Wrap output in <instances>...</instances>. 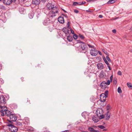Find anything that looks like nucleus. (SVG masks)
Returning a JSON list of instances; mask_svg holds the SVG:
<instances>
[{
    "mask_svg": "<svg viewBox=\"0 0 132 132\" xmlns=\"http://www.w3.org/2000/svg\"><path fill=\"white\" fill-rule=\"evenodd\" d=\"M108 65V67L109 70H111V68H110V66L109 65Z\"/></svg>",
    "mask_w": 132,
    "mask_h": 132,
    "instance_id": "obj_47",
    "label": "nucleus"
},
{
    "mask_svg": "<svg viewBox=\"0 0 132 132\" xmlns=\"http://www.w3.org/2000/svg\"><path fill=\"white\" fill-rule=\"evenodd\" d=\"M64 132H69V130H66L64 131Z\"/></svg>",
    "mask_w": 132,
    "mask_h": 132,
    "instance_id": "obj_58",
    "label": "nucleus"
},
{
    "mask_svg": "<svg viewBox=\"0 0 132 132\" xmlns=\"http://www.w3.org/2000/svg\"><path fill=\"white\" fill-rule=\"evenodd\" d=\"M110 109V108L109 107V106H107V110H109Z\"/></svg>",
    "mask_w": 132,
    "mask_h": 132,
    "instance_id": "obj_54",
    "label": "nucleus"
},
{
    "mask_svg": "<svg viewBox=\"0 0 132 132\" xmlns=\"http://www.w3.org/2000/svg\"><path fill=\"white\" fill-rule=\"evenodd\" d=\"M79 37L81 39H83L84 38V36L82 35L81 34H79Z\"/></svg>",
    "mask_w": 132,
    "mask_h": 132,
    "instance_id": "obj_27",
    "label": "nucleus"
},
{
    "mask_svg": "<svg viewBox=\"0 0 132 132\" xmlns=\"http://www.w3.org/2000/svg\"><path fill=\"white\" fill-rule=\"evenodd\" d=\"M116 1V0H110L107 3L108 4H113Z\"/></svg>",
    "mask_w": 132,
    "mask_h": 132,
    "instance_id": "obj_22",
    "label": "nucleus"
},
{
    "mask_svg": "<svg viewBox=\"0 0 132 132\" xmlns=\"http://www.w3.org/2000/svg\"><path fill=\"white\" fill-rule=\"evenodd\" d=\"M127 86L129 88H132V84L131 83H128V82L127 84Z\"/></svg>",
    "mask_w": 132,
    "mask_h": 132,
    "instance_id": "obj_24",
    "label": "nucleus"
},
{
    "mask_svg": "<svg viewBox=\"0 0 132 132\" xmlns=\"http://www.w3.org/2000/svg\"><path fill=\"white\" fill-rule=\"evenodd\" d=\"M98 17L100 18H102L103 17V16L102 15H100L98 16Z\"/></svg>",
    "mask_w": 132,
    "mask_h": 132,
    "instance_id": "obj_46",
    "label": "nucleus"
},
{
    "mask_svg": "<svg viewBox=\"0 0 132 132\" xmlns=\"http://www.w3.org/2000/svg\"><path fill=\"white\" fill-rule=\"evenodd\" d=\"M6 100L3 95L0 96V104L1 105H4L6 103Z\"/></svg>",
    "mask_w": 132,
    "mask_h": 132,
    "instance_id": "obj_5",
    "label": "nucleus"
},
{
    "mask_svg": "<svg viewBox=\"0 0 132 132\" xmlns=\"http://www.w3.org/2000/svg\"><path fill=\"white\" fill-rule=\"evenodd\" d=\"M103 110L101 109H98L96 112V114L98 116V115H100L102 114H103Z\"/></svg>",
    "mask_w": 132,
    "mask_h": 132,
    "instance_id": "obj_13",
    "label": "nucleus"
},
{
    "mask_svg": "<svg viewBox=\"0 0 132 132\" xmlns=\"http://www.w3.org/2000/svg\"><path fill=\"white\" fill-rule=\"evenodd\" d=\"M130 30L131 31H132V27L130 28Z\"/></svg>",
    "mask_w": 132,
    "mask_h": 132,
    "instance_id": "obj_61",
    "label": "nucleus"
},
{
    "mask_svg": "<svg viewBox=\"0 0 132 132\" xmlns=\"http://www.w3.org/2000/svg\"><path fill=\"white\" fill-rule=\"evenodd\" d=\"M40 9H38L36 10V13L38 14L39 15L40 13Z\"/></svg>",
    "mask_w": 132,
    "mask_h": 132,
    "instance_id": "obj_25",
    "label": "nucleus"
},
{
    "mask_svg": "<svg viewBox=\"0 0 132 132\" xmlns=\"http://www.w3.org/2000/svg\"><path fill=\"white\" fill-rule=\"evenodd\" d=\"M0 8L1 9L3 10H6V8L5 6L3 5H0Z\"/></svg>",
    "mask_w": 132,
    "mask_h": 132,
    "instance_id": "obj_28",
    "label": "nucleus"
},
{
    "mask_svg": "<svg viewBox=\"0 0 132 132\" xmlns=\"http://www.w3.org/2000/svg\"><path fill=\"white\" fill-rule=\"evenodd\" d=\"M98 117H99L100 119H102L104 118V116L102 114L98 115Z\"/></svg>",
    "mask_w": 132,
    "mask_h": 132,
    "instance_id": "obj_32",
    "label": "nucleus"
},
{
    "mask_svg": "<svg viewBox=\"0 0 132 132\" xmlns=\"http://www.w3.org/2000/svg\"><path fill=\"white\" fill-rule=\"evenodd\" d=\"M21 11V10H20V13H21V14H22V13H21V11Z\"/></svg>",
    "mask_w": 132,
    "mask_h": 132,
    "instance_id": "obj_62",
    "label": "nucleus"
},
{
    "mask_svg": "<svg viewBox=\"0 0 132 132\" xmlns=\"http://www.w3.org/2000/svg\"><path fill=\"white\" fill-rule=\"evenodd\" d=\"M64 11V12H66V11Z\"/></svg>",
    "mask_w": 132,
    "mask_h": 132,
    "instance_id": "obj_63",
    "label": "nucleus"
},
{
    "mask_svg": "<svg viewBox=\"0 0 132 132\" xmlns=\"http://www.w3.org/2000/svg\"><path fill=\"white\" fill-rule=\"evenodd\" d=\"M16 0H4L3 3L6 5H10L13 2H14Z\"/></svg>",
    "mask_w": 132,
    "mask_h": 132,
    "instance_id": "obj_7",
    "label": "nucleus"
},
{
    "mask_svg": "<svg viewBox=\"0 0 132 132\" xmlns=\"http://www.w3.org/2000/svg\"><path fill=\"white\" fill-rule=\"evenodd\" d=\"M4 108H6V109L4 110V111L6 110L5 112V115L9 117V116H10V115L12 113L10 111L7 110V108L6 106H4Z\"/></svg>",
    "mask_w": 132,
    "mask_h": 132,
    "instance_id": "obj_10",
    "label": "nucleus"
},
{
    "mask_svg": "<svg viewBox=\"0 0 132 132\" xmlns=\"http://www.w3.org/2000/svg\"><path fill=\"white\" fill-rule=\"evenodd\" d=\"M103 60L104 61V62L107 65H109V64L108 61H107V60L106 59V58L105 57L103 58Z\"/></svg>",
    "mask_w": 132,
    "mask_h": 132,
    "instance_id": "obj_26",
    "label": "nucleus"
},
{
    "mask_svg": "<svg viewBox=\"0 0 132 132\" xmlns=\"http://www.w3.org/2000/svg\"><path fill=\"white\" fill-rule=\"evenodd\" d=\"M98 53L99 54H100V55H102L100 51H98Z\"/></svg>",
    "mask_w": 132,
    "mask_h": 132,
    "instance_id": "obj_55",
    "label": "nucleus"
},
{
    "mask_svg": "<svg viewBox=\"0 0 132 132\" xmlns=\"http://www.w3.org/2000/svg\"><path fill=\"white\" fill-rule=\"evenodd\" d=\"M114 83H115V84H116L117 83V80L116 79H115L114 80Z\"/></svg>",
    "mask_w": 132,
    "mask_h": 132,
    "instance_id": "obj_49",
    "label": "nucleus"
},
{
    "mask_svg": "<svg viewBox=\"0 0 132 132\" xmlns=\"http://www.w3.org/2000/svg\"><path fill=\"white\" fill-rule=\"evenodd\" d=\"M67 25H68V27H69V22H68L67 23Z\"/></svg>",
    "mask_w": 132,
    "mask_h": 132,
    "instance_id": "obj_57",
    "label": "nucleus"
},
{
    "mask_svg": "<svg viewBox=\"0 0 132 132\" xmlns=\"http://www.w3.org/2000/svg\"><path fill=\"white\" fill-rule=\"evenodd\" d=\"M112 32L113 33H116V31L115 29H113L112 30Z\"/></svg>",
    "mask_w": 132,
    "mask_h": 132,
    "instance_id": "obj_44",
    "label": "nucleus"
},
{
    "mask_svg": "<svg viewBox=\"0 0 132 132\" xmlns=\"http://www.w3.org/2000/svg\"><path fill=\"white\" fill-rule=\"evenodd\" d=\"M78 4H79V5H82L81 2H80L78 3Z\"/></svg>",
    "mask_w": 132,
    "mask_h": 132,
    "instance_id": "obj_51",
    "label": "nucleus"
},
{
    "mask_svg": "<svg viewBox=\"0 0 132 132\" xmlns=\"http://www.w3.org/2000/svg\"><path fill=\"white\" fill-rule=\"evenodd\" d=\"M4 0H0V3L2 2Z\"/></svg>",
    "mask_w": 132,
    "mask_h": 132,
    "instance_id": "obj_60",
    "label": "nucleus"
},
{
    "mask_svg": "<svg viewBox=\"0 0 132 132\" xmlns=\"http://www.w3.org/2000/svg\"><path fill=\"white\" fill-rule=\"evenodd\" d=\"M107 129H104L103 130V131H106L107 130Z\"/></svg>",
    "mask_w": 132,
    "mask_h": 132,
    "instance_id": "obj_56",
    "label": "nucleus"
},
{
    "mask_svg": "<svg viewBox=\"0 0 132 132\" xmlns=\"http://www.w3.org/2000/svg\"><path fill=\"white\" fill-rule=\"evenodd\" d=\"M92 120L95 122H97L99 121V119L95 116H93L92 118Z\"/></svg>",
    "mask_w": 132,
    "mask_h": 132,
    "instance_id": "obj_19",
    "label": "nucleus"
},
{
    "mask_svg": "<svg viewBox=\"0 0 132 132\" xmlns=\"http://www.w3.org/2000/svg\"><path fill=\"white\" fill-rule=\"evenodd\" d=\"M111 81L109 80H108L106 82H105V84L107 85H109L110 84Z\"/></svg>",
    "mask_w": 132,
    "mask_h": 132,
    "instance_id": "obj_34",
    "label": "nucleus"
},
{
    "mask_svg": "<svg viewBox=\"0 0 132 132\" xmlns=\"http://www.w3.org/2000/svg\"><path fill=\"white\" fill-rule=\"evenodd\" d=\"M78 42L77 44L79 43H82V44L81 45V48L83 51H85V52H84L85 53L87 52V47L86 45L84 44V43L80 40H78Z\"/></svg>",
    "mask_w": 132,
    "mask_h": 132,
    "instance_id": "obj_4",
    "label": "nucleus"
},
{
    "mask_svg": "<svg viewBox=\"0 0 132 132\" xmlns=\"http://www.w3.org/2000/svg\"><path fill=\"white\" fill-rule=\"evenodd\" d=\"M16 125L18 126H20L22 125V124L20 122L18 121L17 122Z\"/></svg>",
    "mask_w": 132,
    "mask_h": 132,
    "instance_id": "obj_35",
    "label": "nucleus"
},
{
    "mask_svg": "<svg viewBox=\"0 0 132 132\" xmlns=\"http://www.w3.org/2000/svg\"><path fill=\"white\" fill-rule=\"evenodd\" d=\"M109 72L108 71H107L105 70V72L104 73V75L105 76V77H107L109 75Z\"/></svg>",
    "mask_w": 132,
    "mask_h": 132,
    "instance_id": "obj_23",
    "label": "nucleus"
},
{
    "mask_svg": "<svg viewBox=\"0 0 132 132\" xmlns=\"http://www.w3.org/2000/svg\"><path fill=\"white\" fill-rule=\"evenodd\" d=\"M26 0H19V1L20 2H23L26 1Z\"/></svg>",
    "mask_w": 132,
    "mask_h": 132,
    "instance_id": "obj_50",
    "label": "nucleus"
},
{
    "mask_svg": "<svg viewBox=\"0 0 132 132\" xmlns=\"http://www.w3.org/2000/svg\"><path fill=\"white\" fill-rule=\"evenodd\" d=\"M86 11L87 12H89V13H92V11H89L88 10H86Z\"/></svg>",
    "mask_w": 132,
    "mask_h": 132,
    "instance_id": "obj_48",
    "label": "nucleus"
},
{
    "mask_svg": "<svg viewBox=\"0 0 132 132\" xmlns=\"http://www.w3.org/2000/svg\"><path fill=\"white\" fill-rule=\"evenodd\" d=\"M12 123H8L7 126L10 127L9 129L12 132H16L18 130V128L12 125Z\"/></svg>",
    "mask_w": 132,
    "mask_h": 132,
    "instance_id": "obj_3",
    "label": "nucleus"
},
{
    "mask_svg": "<svg viewBox=\"0 0 132 132\" xmlns=\"http://www.w3.org/2000/svg\"><path fill=\"white\" fill-rule=\"evenodd\" d=\"M108 91L107 90H106L105 91L104 94L105 95V96L106 97H108Z\"/></svg>",
    "mask_w": 132,
    "mask_h": 132,
    "instance_id": "obj_29",
    "label": "nucleus"
},
{
    "mask_svg": "<svg viewBox=\"0 0 132 132\" xmlns=\"http://www.w3.org/2000/svg\"><path fill=\"white\" fill-rule=\"evenodd\" d=\"M102 51L104 52V53L105 54L107 55H108V53H107V52L105 50V49H102Z\"/></svg>",
    "mask_w": 132,
    "mask_h": 132,
    "instance_id": "obj_33",
    "label": "nucleus"
},
{
    "mask_svg": "<svg viewBox=\"0 0 132 132\" xmlns=\"http://www.w3.org/2000/svg\"><path fill=\"white\" fill-rule=\"evenodd\" d=\"M51 23V21L48 18H47L44 20L43 22V23L44 25L47 26L49 24Z\"/></svg>",
    "mask_w": 132,
    "mask_h": 132,
    "instance_id": "obj_8",
    "label": "nucleus"
},
{
    "mask_svg": "<svg viewBox=\"0 0 132 132\" xmlns=\"http://www.w3.org/2000/svg\"><path fill=\"white\" fill-rule=\"evenodd\" d=\"M40 3V0H32V3L35 5H39Z\"/></svg>",
    "mask_w": 132,
    "mask_h": 132,
    "instance_id": "obj_15",
    "label": "nucleus"
},
{
    "mask_svg": "<svg viewBox=\"0 0 132 132\" xmlns=\"http://www.w3.org/2000/svg\"><path fill=\"white\" fill-rule=\"evenodd\" d=\"M74 12L76 13H78L79 12V11L77 10H74Z\"/></svg>",
    "mask_w": 132,
    "mask_h": 132,
    "instance_id": "obj_42",
    "label": "nucleus"
},
{
    "mask_svg": "<svg viewBox=\"0 0 132 132\" xmlns=\"http://www.w3.org/2000/svg\"><path fill=\"white\" fill-rule=\"evenodd\" d=\"M78 2H75L73 3V4L74 5L76 6L78 4Z\"/></svg>",
    "mask_w": 132,
    "mask_h": 132,
    "instance_id": "obj_41",
    "label": "nucleus"
},
{
    "mask_svg": "<svg viewBox=\"0 0 132 132\" xmlns=\"http://www.w3.org/2000/svg\"><path fill=\"white\" fill-rule=\"evenodd\" d=\"M88 2H90V0H86Z\"/></svg>",
    "mask_w": 132,
    "mask_h": 132,
    "instance_id": "obj_59",
    "label": "nucleus"
},
{
    "mask_svg": "<svg viewBox=\"0 0 132 132\" xmlns=\"http://www.w3.org/2000/svg\"><path fill=\"white\" fill-rule=\"evenodd\" d=\"M58 21L61 23H63L64 22V20L63 17L60 16L58 18Z\"/></svg>",
    "mask_w": 132,
    "mask_h": 132,
    "instance_id": "obj_14",
    "label": "nucleus"
},
{
    "mask_svg": "<svg viewBox=\"0 0 132 132\" xmlns=\"http://www.w3.org/2000/svg\"><path fill=\"white\" fill-rule=\"evenodd\" d=\"M106 58L107 60L110 62H111V60L109 57H108V56H106Z\"/></svg>",
    "mask_w": 132,
    "mask_h": 132,
    "instance_id": "obj_38",
    "label": "nucleus"
},
{
    "mask_svg": "<svg viewBox=\"0 0 132 132\" xmlns=\"http://www.w3.org/2000/svg\"><path fill=\"white\" fill-rule=\"evenodd\" d=\"M105 82L104 81L101 84L100 86L102 89H105L106 88Z\"/></svg>",
    "mask_w": 132,
    "mask_h": 132,
    "instance_id": "obj_16",
    "label": "nucleus"
},
{
    "mask_svg": "<svg viewBox=\"0 0 132 132\" xmlns=\"http://www.w3.org/2000/svg\"><path fill=\"white\" fill-rule=\"evenodd\" d=\"M88 130L90 132H100L99 130H95L94 128L90 127L88 128Z\"/></svg>",
    "mask_w": 132,
    "mask_h": 132,
    "instance_id": "obj_17",
    "label": "nucleus"
},
{
    "mask_svg": "<svg viewBox=\"0 0 132 132\" xmlns=\"http://www.w3.org/2000/svg\"><path fill=\"white\" fill-rule=\"evenodd\" d=\"M81 3H82V5L83 4H85L86 3V2L85 1H82L81 2Z\"/></svg>",
    "mask_w": 132,
    "mask_h": 132,
    "instance_id": "obj_52",
    "label": "nucleus"
},
{
    "mask_svg": "<svg viewBox=\"0 0 132 132\" xmlns=\"http://www.w3.org/2000/svg\"><path fill=\"white\" fill-rule=\"evenodd\" d=\"M118 74L119 75L121 76L122 75V73L121 72L119 71L118 72Z\"/></svg>",
    "mask_w": 132,
    "mask_h": 132,
    "instance_id": "obj_39",
    "label": "nucleus"
},
{
    "mask_svg": "<svg viewBox=\"0 0 132 132\" xmlns=\"http://www.w3.org/2000/svg\"><path fill=\"white\" fill-rule=\"evenodd\" d=\"M106 97L104 94H102L100 96V101L102 102H104L105 101Z\"/></svg>",
    "mask_w": 132,
    "mask_h": 132,
    "instance_id": "obj_9",
    "label": "nucleus"
},
{
    "mask_svg": "<svg viewBox=\"0 0 132 132\" xmlns=\"http://www.w3.org/2000/svg\"><path fill=\"white\" fill-rule=\"evenodd\" d=\"M74 38L75 39H77L78 38V36L76 34L74 35L73 36Z\"/></svg>",
    "mask_w": 132,
    "mask_h": 132,
    "instance_id": "obj_36",
    "label": "nucleus"
},
{
    "mask_svg": "<svg viewBox=\"0 0 132 132\" xmlns=\"http://www.w3.org/2000/svg\"><path fill=\"white\" fill-rule=\"evenodd\" d=\"M47 9L49 10H51L49 12L48 14L49 17H53L55 16L56 14L58 13L59 10V9L56 6L51 3L48 2L46 5Z\"/></svg>",
    "mask_w": 132,
    "mask_h": 132,
    "instance_id": "obj_1",
    "label": "nucleus"
},
{
    "mask_svg": "<svg viewBox=\"0 0 132 132\" xmlns=\"http://www.w3.org/2000/svg\"><path fill=\"white\" fill-rule=\"evenodd\" d=\"M88 46L89 47H91V48H94V46L93 45H90L89 44H88Z\"/></svg>",
    "mask_w": 132,
    "mask_h": 132,
    "instance_id": "obj_40",
    "label": "nucleus"
},
{
    "mask_svg": "<svg viewBox=\"0 0 132 132\" xmlns=\"http://www.w3.org/2000/svg\"><path fill=\"white\" fill-rule=\"evenodd\" d=\"M29 17L30 19H32L33 18V15L32 14H29Z\"/></svg>",
    "mask_w": 132,
    "mask_h": 132,
    "instance_id": "obj_37",
    "label": "nucleus"
},
{
    "mask_svg": "<svg viewBox=\"0 0 132 132\" xmlns=\"http://www.w3.org/2000/svg\"><path fill=\"white\" fill-rule=\"evenodd\" d=\"M67 39L69 42H71L73 40V38L71 36L69 35L67 37Z\"/></svg>",
    "mask_w": 132,
    "mask_h": 132,
    "instance_id": "obj_21",
    "label": "nucleus"
},
{
    "mask_svg": "<svg viewBox=\"0 0 132 132\" xmlns=\"http://www.w3.org/2000/svg\"><path fill=\"white\" fill-rule=\"evenodd\" d=\"M95 1V0H90V2H94Z\"/></svg>",
    "mask_w": 132,
    "mask_h": 132,
    "instance_id": "obj_53",
    "label": "nucleus"
},
{
    "mask_svg": "<svg viewBox=\"0 0 132 132\" xmlns=\"http://www.w3.org/2000/svg\"><path fill=\"white\" fill-rule=\"evenodd\" d=\"M10 115L9 117L10 120H8L7 121L9 123H13V122L12 121H15L17 119V117L15 114H12V113Z\"/></svg>",
    "mask_w": 132,
    "mask_h": 132,
    "instance_id": "obj_2",
    "label": "nucleus"
},
{
    "mask_svg": "<svg viewBox=\"0 0 132 132\" xmlns=\"http://www.w3.org/2000/svg\"><path fill=\"white\" fill-rule=\"evenodd\" d=\"M62 31L66 35H67L69 33L70 30L68 28H64L62 29Z\"/></svg>",
    "mask_w": 132,
    "mask_h": 132,
    "instance_id": "obj_11",
    "label": "nucleus"
},
{
    "mask_svg": "<svg viewBox=\"0 0 132 132\" xmlns=\"http://www.w3.org/2000/svg\"><path fill=\"white\" fill-rule=\"evenodd\" d=\"M112 78H113V75H112V76H111L110 77V80L111 82V81H112Z\"/></svg>",
    "mask_w": 132,
    "mask_h": 132,
    "instance_id": "obj_45",
    "label": "nucleus"
},
{
    "mask_svg": "<svg viewBox=\"0 0 132 132\" xmlns=\"http://www.w3.org/2000/svg\"><path fill=\"white\" fill-rule=\"evenodd\" d=\"M97 66L98 69L102 70L104 68L103 64L102 63L100 62L97 64Z\"/></svg>",
    "mask_w": 132,
    "mask_h": 132,
    "instance_id": "obj_12",
    "label": "nucleus"
},
{
    "mask_svg": "<svg viewBox=\"0 0 132 132\" xmlns=\"http://www.w3.org/2000/svg\"><path fill=\"white\" fill-rule=\"evenodd\" d=\"M117 91L119 93H120L122 92V90L120 87H119L117 89Z\"/></svg>",
    "mask_w": 132,
    "mask_h": 132,
    "instance_id": "obj_30",
    "label": "nucleus"
},
{
    "mask_svg": "<svg viewBox=\"0 0 132 132\" xmlns=\"http://www.w3.org/2000/svg\"><path fill=\"white\" fill-rule=\"evenodd\" d=\"M98 127L99 128L101 129H104L105 128V127L102 125H99Z\"/></svg>",
    "mask_w": 132,
    "mask_h": 132,
    "instance_id": "obj_31",
    "label": "nucleus"
},
{
    "mask_svg": "<svg viewBox=\"0 0 132 132\" xmlns=\"http://www.w3.org/2000/svg\"><path fill=\"white\" fill-rule=\"evenodd\" d=\"M106 114V119L107 120L109 119L110 118V113L108 111Z\"/></svg>",
    "mask_w": 132,
    "mask_h": 132,
    "instance_id": "obj_18",
    "label": "nucleus"
},
{
    "mask_svg": "<svg viewBox=\"0 0 132 132\" xmlns=\"http://www.w3.org/2000/svg\"><path fill=\"white\" fill-rule=\"evenodd\" d=\"M90 53L92 55L96 56L97 55L98 53L95 48H93L91 50Z\"/></svg>",
    "mask_w": 132,
    "mask_h": 132,
    "instance_id": "obj_6",
    "label": "nucleus"
},
{
    "mask_svg": "<svg viewBox=\"0 0 132 132\" xmlns=\"http://www.w3.org/2000/svg\"><path fill=\"white\" fill-rule=\"evenodd\" d=\"M104 72L102 70L101 71V72L100 73V78H102L104 77L105 76L104 75Z\"/></svg>",
    "mask_w": 132,
    "mask_h": 132,
    "instance_id": "obj_20",
    "label": "nucleus"
},
{
    "mask_svg": "<svg viewBox=\"0 0 132 132\" xmlns=\"http://www.w3.org/2000/svg\"><path fill=\"white\" fill-rule=\"evenodd\" d=\"M70 31H71V33L73 34H74V31H73L71 29H70Z\"/></svg>",
    "mask_w": 132,
    "mask_h": 132,
    "instance_id": "obj_43",
    "label": "nucleus"
}]
</instances>
